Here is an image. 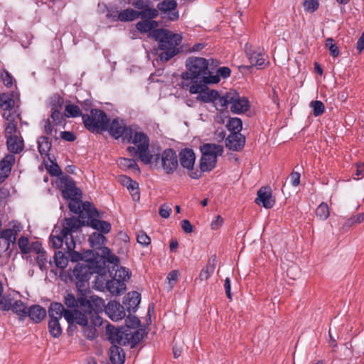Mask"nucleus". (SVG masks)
<instances>
[{
  "instance_id": "19",
  "label": "nucleus",
  "mask_w": 364,
  "mask_h": 364,
  "mask_svg": "<svg viewBox=\"0 0 364 364\" xmlns=\"http://www.w3.org/2000/svg\"><path fill=\"white\" fill-rule=\"evenodd\" d=\"M60 181L64 198L71 199L80 196V191L75 186V183L70 176L63 175L60 178Z\"/></svg>"
},
{
  "instance_id": "36",
  "label": "nucleus",
  "mask_w": 364,
  "mask_h": 364,
  "mask_svg": "<svg viewBox=\"0 0 364 364\" xmlns=\"http://www.w3.org/2000/svg\"><path fill=\"white\" fill-rule=\"evenodd\" d=\"M141 13H136V10L131 8H128L121 11L119 14V21L122 22L133 21L135 19L139 18V15Z\"/></svg>"
},
{
  "instance_id": "42",
  "label": "nucleus",
  "mask_w": 364,
  "mask_h": 364,
  "mask_svg": "<svg viewBox=\"0 0 364 364\" xmlns=\"http://www.w3.org/2000/svg\"><path fill=\"white\" fill-rule=\"evenodd\" d=\"M54 262L56 267L63 269L68 266V258L65 253L61 251L55 252L54 255Z\"/></svg>"
},
{
  "instance_id": "29",
  "label": "nucleus",
  "mask_w": 364,
  "mask_h": 364,
  "mask_svg": "<svg viewBox=\"0 0 364 364\" xmlns=\"http://www.w3.org/2000/svg\"><path fill=\"white\" fill-rule=\"evenodd\" d=\"M8 150L12 154H19L24 148V142L21 135L6 138Z\"/></svg>"
},
{
  "instance_id": "35",
  "label": "nucleus",
  "mask_w": 364,
  "mask_h": 364,
  "mask_svg": "<svg viewBox=\"0 0 364 364\" xmlns=\"http://www.w3.org/2000/svg\"><path fill=\"white\" fill-rule=\"evenodd\" d=\"M107 287L112 294L119 295L124 292L126 285L122 281L112 279L107 282Z\"/></svg>"
},
{
  "instance_id": "51",
  "label": "nucleus",
  "mask_w": 364,
  "mask_h": 364,
  "mask_svg": "<svg viewBox=\"0 0 364 364\" xmlns=\"http://www.w3.org/2000/svg\"><path fill=\"white\" fill-rule=\"evenodd\" d=\"M228 127L230 130L240 133L242 127V120L237 117L230 118L229 119Z\"/></svg>"
},
{
  "instance_id": "49",
  "label": "nucleus",
  "mask_w": 364,
  "mask_h": 364,
  "mask_svg": "<svg viewBox=\"0 0 364 364\" xmlns=\"http://www.w3.org/2000/svg\"><path fill=\"white\" fill-rule=\"evenodd\" d=\"M51 109L60 110L64 104L63 98L58 94L53 95L50 99Z\"/></svg>"
},
{
  "instance_id": "53",
  "label": "nucleus",
  "mask_w": 364,
  "mask_h": 364,
  "mask_svg": "<svg viewBox=\"0 0 364 364\" xmlns=\"http://www.w3.org/2000/svg\"><path fill=\"white\" fill-rule=\"evenodd\" d=\"M18 247L23 254H28L31 252L29 246V240L26 237H21L18 241Z\"/></svg>"
},
{
  "instance_id": "17",
  "label": "nucleus",
  "mask_w": 364,
  "mask_h": 364,
  "mask_svg": "<svg viewBox=\"0 0 364 364\" xmlns=\"http://www.w3.org/2000/svg\"><path fill=\"white\" fill-rule=\"evenodd\" d=\"M132 127L131 126H127L124 120H119L118 118L114 119L111 123L109 127H108V131L109 134L115 139L122 138V142H125L127 139V134L128 135Z\"/></svg>"
},
{
  "instance_id": "32",
  "label": "nucleus",
  "mask_w": 364,
  "mask_h": 364,
  "mask_svg": "<svg viewBox=\"0 0 364 364\" xmlns=\"http://www.w3.org/2000/svg\"><path fill=\"white\" fill-rule=\"evenodd\" d=\"M217 264L216 256H213L212 258L208 259L205 267H204L200 274L198 279L200 281L208 280L211 275L213 274Z\"/></svg>"
},
{
  "instance_id": "23",
  "label": "nucleus",
  "mask_w": 364,
  "mask_h": 364,
  "mask_svg": "<svg viewBox=\"0 0 364 364\" xmlns=\"http://www.w3.org/2000/svg\"><path fill=\"white\" fill-rule=\"evenodd\" d=\"M105 308V312L112 321H119L125 317V311L123 305L116 301H110Z\"/></svg>"
},
{
  "instance_id": "12",
  "label": "nucleus",
  "mask_w": 364,
  "mask_h": 364,
  "mask_svg": "<svg viewBox=\"0 0 364 364\" xmlns=\"http://www.w3.org/2000/svg\"><path fill=\"white\" fill-rule=\"evenodd\" d=\"M156 163L161 161V166L166 174L173 173L178 166V156L176 152L172 149H165L162 154H153Z\"/></svg>"
},
{
  "instance_id": "2",
  "label": "nucleus",
  "mask_w": 364,
  "mask_h": 364,
  "mask_svg": "<svg viewBox=\"0 0 364 364\" xmlns=\"http://www.w3.org/2000/svg\"><path fill=\"white\" fill-rule=\"evenodd\" d=\"M144 330L131 331L129 329L121 331L119 328L108 323L106 326V334L112 343L109 348V360L112 364H124L125 353L119 346L130 345L134 348L144 337Z\"/></svg>"
},
{
  "instance_id": "13",
  "label": "nucleus",
  "mask_w": 364,
  "mask_h": 364,
  "mask_svg": "<svg viewBox=\"0 0 364 364\" xmlns=\"http://www.w3.org/2000/svg\"><path fill=\"white\" fill-rule=\"evenodd\" d=\"M178 159L181 166L188 171V175L191 178L198 179L202 176L201 173L193 170L196 155L193 149H182L178 154Z\"/></svg>"
},
{
  "instance_id": "47",
  "label": "nucleus",
  "mask_w": 364,
  "mask_h": 364,
  "mask_svg": "<svg viewBox=\"0 0 364 364\" xmlns=\"http://www.w3.org/2000/svg\"><path fill=\"white\" fill-rule=\"evenodd\" d=\"M65 117H79V116H82L84 115L80 107L77 106V105H68L65 106Z\"/></svg>"
},
{
  "instance_id": "61",
  "label": "nucleus",
  "mask_w": 364,
  "mask_h": 364,
  "mask_svg": "<svg viewBox=\"0 0 364 364\" xmlns=\"http://www.w3.org/2000/svg\"><path fill=\"white\" fill-rule=\"evenodd\" d=\"M231 73V70L228 67H221L219 68L216 72V75H213V76H218V78L220 77L223 78H227L230 77Z\"/></svg>"
},
{
  "instance_id": "59",
  "label": "nucleus",
  "mask_w": 364,
  "mask_h": 364,
  "mask_svg": "<svg viewBox=\"0 0 364 364\" xmlns=\"http://www.w3.org/2000/svg\"><path fill=\"white\" fill-rule=\"evenodd\" d=\"M36 262L39 267V268L42 271H45L47 269V257H46V252H44L41 254L38 255V257L36 258Z\"/></svg>"
},
{
  "instance_id": "40",
  "label": "nucleus",
  "mask_w": 364,
  "mask_h": 364,
  "mask_svg": "<svg viewBox=\"0 0 364 364\" xmlns=\"http://www.w3.org/2000/svg\"><path fill=\"white\" fill-rule=\"evenodd\" d=\"M118 262L114 264L116 266L117 269H115V272L113 276V279L122 281L124 283L125 281L129 279V270L124 267H119Z\"/></svg>"
},
{
  "instance_id": "43",
  "label": "nucleus",
  "mask_w": 364,
  "mask_h": 364,
  "mask_svg": "<svg viewBox=\"0 0 364 364\" xmlns=\"http://www.w3.org/2000/svg\"><path fill=\"white\" fill-rule=\"evenodd\" d=\"M125 322H126L127 327L119 328L121 331H125V330L129 329V331L133 332V331H137L136 328H138V326L140 324L139 319L136 316H132V315H129L126 318ZM139 329L140 328H138V330H139Z\"/></svg>"
},
{
  "instance_id": "3",
  "label": "nucleus",
  "mask_w": 364,
  "mask_h": 364,
  "mask_svg": "<svg viewBox=\"0 0 364 364\" xmlns=\"http://www.w3.org/2000/svg\"><path fill=\"white\" fill-rule=\"evenodd\" d=\"M209 61L200 57H189L186 60V71L181 74L184 80L195 83H218L220 78L213 76L208 68Z\"/></svg>"
},
{
  "instance_id": "14",
  "label": "nucleus",
  "mask_w": 364,
  "mask_h": 364,
  "mask_svg": "<svg viewBox=\"0 0 364 364\" xmlns=\"http://www.w3.org/2000/svg\"><path fill=\"white\" fill-rule=\"evenodd\" d=\"M208 84L202 82L188 85L186 83L184 86L189 87V92L191 94H199L196 97L197 100L204 102H212L218 99L219 93L215 90L206 91Z\"/></svg>"
},
{
  "instance_id": "62",
  "label": "nucleus",
  "mask_w": 364,
  "mask_h": 364,
  "mask_svg": "<svg viewBox=\"0 0 364 364\" xmlns=\"http://www.w3.org/2000/svg\"><path fill=\"white\" fill-rule=\"evenodd\" d=\"M178 274L176 270H173L170 272L166 277V279L168 281L169 288L172 289L176 281L178 280Z\"/></svg>"
},
{
  "instance_id": "30",
  "label": "nucleus",
  "mask_w": 364,
  "mask_h": 364,
  "mask_svg": "<svg viewBox=\"0 0 364 364\" xmlns=\"http://www.w3.org/2000/svg\"><path fill=\"white\" fill-rule=\"evenodd\" d=\"M28 316L34 323H38L43 321L46 316V310L40 305L34 304L28 309Z\"/></svg>"
},
{
  "instance_id": "18",
  "label": "nucleus",
  "mask_w": 364,
  "mask_h": 364,
  "mask_svg": "<svg viewBox=\"0 0 364 364\" xmlns=\"http://www.w3.org/2000/svg\"><path fill=\"white\" fill-rule=\"evenodd\" d=\"M245 51L252 66H256L259 69H262L266 66L267 58L260 48H256L251 45L246 44L245 46Z\"/></svg>"
},
{
  "instance_id": "37",
  "label": "nucleus",
  "mask_w": 364,
  "mask_h": 364,
  "mask_svg": "<svg viewBox=\"0 0 364 364\" xmlns=\"http://www.w3.org/2000/svg\"><path fill=\"white\" fill-rule=\"evenodd\" d=\"M117 164L123 170L132 169L140 172V168L134 159L119 158Z\"/></svg>"
},
{
  "instance_id": "15",
  "label": "nucleus",
  "mask_w": 364,
  "mask_h": 364,
  "mask_svg": "<svg viewBox=\"0 0 364 364\" xmlns=\"http://www.w3.org/2000/svg\"><path fill=\"white\" fill-rule=\"evenodd\" d=\"M65 245L67 247V255L68 261L73 262H78L82 261V262H87L95 259V255L92 250H87L83 253L78 252L74 250L75 247V242L74 238H71V241H66Z\"/></svg>"
},
{
  "instance_id": "25",
  "label": "nucleus",
  "mask_w": 364,
  "mask_h": 364,
  "mask_svg": "<svg viewBox=\"0 0 364 364\" xmlns=\"http://www.w3.org/2000/svg\"><path fill=\"white\" fill-rule=\"evenodd\" d=\"M257 204L262 203L265 208H271L274 205L275 200L272 198V191L268 188H262L257 192V197L255 199Z\"/></svg>"
},
{
  "instance_id": "39",
  "label": "nucleus",
  "mask_w": 364,
  "mask_h": 364,
  "mask_svg": "<svg viewBox=\"0 0 364 364\" xmlns=\"http://www.w3.org/2000/svg\"><path fill=\"white\" fill-rule=\"evenodd\" d=\"M12 311L19 316L20 318H25L28 316L27 306L21 301H16L11 306Z\"/></svg>"
},
{
  "instance_id": "64",
  "label": "nucleus",
  "mask_w": 364,
  "mask_h": 364,
  "mask_svg": "<svg viewBox=\"0 0 364 364\" xmlns=\"http://www.w3.org/2000/svg\"><path fill=\"white\" fill-rule=\"evenodd\" d=\"M355 175L358 176V179L364 176V161L355 164Z\"/></svg>"
},
{
  "instance_id": "4",
  "label": "nucleus",
  "mask_w": 364,
  "mask_h": 364,
  "mask_svg": "<svg viewBox=\"0 0 364 364\" xmlns=\"http://www.w3.org/2000/svg\"><path fill=\"white\" fill-rule=\"evenodd\" d=\"M86 294L87 292H84V294L80 293L77 299L73 294H68L65 296L64 303L68 308L73 309V311H78L86 321V313L92 314L95 318V321L99 323V318L95 314L103 310L105 301L97 296H91L88 299L86 298Z\"/></svg>"
},
{
  "instance_id": "50",
  "label": "nucleus",
  "mask_w": 364,
  "mask_h": 364,
  "mask_svg": "<svg viewBox=\"0 0 364 364\" xmlns=\"http://www.w3.org/2000/svg\"><path fill=\"white\" fill-rule=\"evenodd\" d=\"M310 107L313 108V114L315 117L321 116L325 111L324 104L319 100L311 101Z\"/></svg>"
},
{
  "instance_id": "33",
  "label": "nucleus",
  "mask_w": 364,
  "mask_h": 364,
  "mask_svg": "<svg viewBox=\"0 0 364 364\" xmlns=\"http://www.w3.org/2000/svg\"><path fill=\"white\" fill-rule=\"evenodd\" d=\"M236 97V91L234 90H230L227 92L224 95L220 96L218 97V102L217 105H218V109L223 111L225 109L228 105L231 104L232 100H234L233 97Z\"/></svg>"
},
{
  "instance_id": "31",
  "label": "nucleus",
  "mask_w": 364,
  "mask_h": 364,
  "mask_svg": "<svg viewBox=\"0 0 364 364\" xmlns=\"http://www.w3.org/2000/svg\"><path fill=\"white\" fill-rule=\"evenodd\" d=\"M3 117L7 121L4 130L6 138L21 135V132L17 128L18 122L14 119H11V114L9 113L8 115H6V113H4Z\"/></svg>"
},
{
  "instance_id": "63",
  "label": "nucleus",
  "mask_w": 364,
  "mask_h": 364,
  "mask_svg": "<svg viewBox=\"0 0 364 364\" xmlns=\"http://www.w3.org/2000/svg\"><path fill=\"white\" fill-rule=\"evenodd\" d=\"M171 212V208L166 204H163L161 205L159 208V213L161 215V217L164 218H167L169 217Z\"/></svg>"
},
{
  "instance_id": "57",
  "label": "nucleus",
  "mask_w": 364,
  "mask_h": 364,
  "mask_svg": "<svg viewBox=\"0 0 364 364\" xmlns=\"http://www.w3.org/2000/svg\"><path fill=\"white\" fill-rule=\"evenodd\" d=\"M318 0H306L304 3V10L309 12H314L318 8Z\"/></svg>"
},
{
  "instance_id": "16",
  "label": "nucleus",
  "mask_w": 364,
  "mask_h": 364,
  "mask_svg": "<svg viewBox=\"0 0 364 364\" xmlns=\"http://www.w3.org/2000/svg\"><path fill=\"white\" fill-rule=\"evenodd\" d=\"M102 312V310L95 314L96 316L99 318V323L95 321V318L92 314L86 313L87 322L83 324H79L82 326L84 336L89 340H93L97 337L98 333L96 327L100 326L102 324V318L99 315V314Z\"/></svg>"
},
{
  "instance_id": "38",
  "label": "nucleus",
  "mask_w": 364,
  "mask_h": 364,
  "mask_svg": "<svg viewBox=\"0 0 364 364\" xmlns=\"http://www.w3.org/2000/svg\"><path fill=\"white\" fill-rule=\"evenodd\" d=\"M55 231H53L50 236V243L51 247L54 249H58L62 247L63 242L69 241V238L67 236H64L60 232L59 234L54 235ZM57 232V231H55Z\"/></svg>"
},
{
  "instance_id": "54",
  "label": "nucleus",
  "mask_w": 364,
  "mask_h": 364,
  "mask_svg": "<svg viewBox=\"0 0 364 364\" xmlns=\"http://www.w3.org/2000/svg\"><path fill=\"white\" fill-rule=\"evenodd\" d=\"M50 118L54 126L60 125L64 122V116L60 110L51 109Z\"/></svg>"
},
{
  "instance_id": "41",
  "label": "nucleus",
  "mask_w": 364,
  "mask_h": 364,
  "mask_svg": "<svg viewBox=\"0 0 364 364\" xmlns=\"http://www.w3.org/2000/svg\"><path fill=\"white\" fill-rule=\"evenodd\" d=\"M14 106V100L6 93L0 94V107L4 110H11Z\"/></svg>"
},
{
  "instance_id": "45",
  "label": "nucleus",
  "mask_w": 364,
  "mask_h": 364,
  "mask_svg": "<svg viewBox=\"0 0 364 364\" xmlns=\"http://www.w3.org/2000/svg\"><path fill=\"white\" fill-rule=\"evenodd\" d=\"M38 148L41 154H46L51 148V142L48 138L45 136H42L38 141Z\"/></svg>"
},
{
  "instance_id": "5",
  "label": "nucleus",
  "mask_w": 364,
  "mask_h": 364,
  "mask_svg": "<svg viewBox=\"0 0 364 364\" xmlns=\"http://www.w3.org/2000/svg\"><path fill=\"white\" fill-rule=\"evenodd\" d=\"M125 142L134 145L128 146L127 151L133 156L137 155L142 163L147 165L153 161L154 156L149 150V138L146 134L132 129L127 134Z\"/></svg>"
},
{
  "instance_id": "6",
  "label": "nucleus",
  "mask_w": 364,
  "mask_h": 364,
  "mask_svg": "<svg viewBox=\"0 0 364 364\" xmlns=\"http://www.w3.org/2000/svg\"><path fill=\"white\" fill-rule=\"evenodd\" d=\"M100 266L96 259L87 262H78L69 274L71 281L76 284L77 290L82 294L89 288V280L95 273L99 272Z\"/></svg>"
},
{
  "instance_id": "34",
  "label": "nucleus",
  "mask_w": 364,
  "mask_h": 364,
  "mask_svg": "<svg viewBox=\"0 0 364 364\" xmlns=\"http://www.w3.org/2000/svg\"><path fill=\"white\" fill-rule=\"evenodd\" d=\"M70 200L68 204L70 210L74 213H78L80 218L82 219V211H84V208H85V205L90 203L87 201L83 203L77 197Z\"/></svg>"
},
{
  "instance_id": "10",
  "label": "nucleus",
  "mask_w": 364,
  "mask_h": 364,
  "mask_svg": "<svg viewBox=\"0 0 364 364\" xmlns=\"http://www.w3.org/2000/svg\"><path fill=\"white\" fill-rule=\"evenodd\" d=\"M84 211H82V219H86V225L97 230L99 233L107 234L111 230V224L107 221L98 219L100 217L98 211L91 203L85 205Z\"/></svg>"
},
{
  "instance_id": "55",
  "label": "nucleus",
  "mask_w": 364,
  "mask_h": 364,
  "mask_svg": "<svg viewBox=\"0 0 364 364\" xmlns=\"http://www.w3.org/2000/svg\"><path fill=\"white\" fill-rule=\"evenodd\" d=\"M134 200L137 201L140 198L139 183L133 181V182L127 187Z\"/></svg>"
},
{
  "instance_id": "46",
  "label": "nucleus",
  "mask_w": 364,
  "mask_h": 364,
  "mask_svg": "<svg viewBox=\"0 0 364 364\" xmlns=\"http://www.w3.org/2000/svg\"><path fill=\"white\" fill-rule=\"evenodd\" d=\"M329 209L328 205L322 202L316 210V215L321 220H326L329 216Z\"/></svg>"
},
{
  "instance_id": "58",
  "label": "nucleus",
  "mask_w": 364,
  "mask_h": 364,
  "mask_svg": "<svg viewBox=\"0 0 364 364\" xmlns=\"http://www.w3.org/2000/svg\"><path fill=\"white\" fill-rule=\"evenodd\" d=\"M136 240L143 246H147L151 243V238L144 231H140L137 233Z\"/></svg>"
},
{
  "instance_id": "1",
  "label": "nucleus",
  "mask_w": 364,
  "mask_h": 364,
  "mask_svg": "<svg viewBox=\"0 0 364 364\" xmlns=\"http://www.w3.org/2000/svg\"><path fill=\"white\" fill-rule=\"evenodd\" d=\"M154 18H144L136 24V28L141 33H149L148 37L158 42L159 48L162 50L159 57L161 61L167 62L176 55L182 41V36L173 33L165 28H157L159 23Z\"/></svg>"
},
{
  "instance_id": "24",
  "label": "nucleus",
  "mask_w": 364,
  "mask_h": 364,
  "mask_svg": "<svg viewBox=\"0 0 364 364\" xmlns=\"http://www.w3.org/2000/svg\"><path fill=\"white\" fill-rule=\"evenodd\" d=\"M245 144V138L240 133H231L225 139L226 146L232 151L241 150Z\"/></svg>"
},
{
  "instance_id": "22",
  "label": "nucleus",
  "mask_w": 364,
  "mask_h": 364,
  "mask_svg": "<svg viewBox=\"0 0 364 364\" xmlns=\"http://www.w3.org/2000/svg\"><path fill=\"white\" fill-rule=\"evenodd\" d=\"M132 5L136 9V13H142L139 15V18H156L159 16V11L155 8L149 6V1L147 0H136L132 3Z\"/></svg>"
},
{
  "instance_id": "11",
  "label": "nucleus",
  "mask_w": 364,
  "mask_h": 364,
  "mask_svg": "<svg viewBox=\"0 0 364 364\" xmlns=\"http://www.w3.org/2000/svg\"><path fill=\"white\" fill-rule=\"evenodd\" d=\"M88 240L93 249L100 251V252H97V255H100L102 259L112 264L119 262L118 257L112 254L110 249L104 246L107 239L103 234L97 232H93L90 235Z\"/></svg>"
},
{
  "instance_id": "44",
  "label": "nucleus",
  "mask_w": 364,
  "mask_h": 364,
  "mask_svg": "<svg viewBox=\"0 0 364 364\" xmlns=\"http://www.w3.org/2000/svg\"><path fill=\"white\" fill-rule=\"evenodd\" d=\"M48 331L50 334L54 338H58L62 334V328L59 320H49Z\"/></svg>"
},
{
  "instance_id": "48",
  "label": "nucleus",
  "mask_w": 364,
  "mask_h": 364,
  "mask_svg": "<svg viewBox=\"0 0 364 364\" xmlns=\"http://www.w3.org/2000/svg\"><path fill=\"white\" fill-rule=\"evenodd\" d=\"M16 232L12 229H6L0 232V237L6 240L7 245L15 243L16 237Z\"/></svg>"
},
{
  "instance_id": "52",
  "label": "nucleus",
  "mask_w": 364,
  "mask_h": 364,
  "mask_svg": "<svg viewBox=\"0 0 364 364\" xmlns=\"http://www.w3.org/2000/svg\"><path fill=\"white\" fill-rule=\"evenodd\" d=\"M332 38H328L326 40L325 46L328 48L331 56L337 58L340 55V51L338 46L333 43Z\"/></svg>"
},
{
  "instance_id": "20",
  "label": "nucleus",
  "mask_w": 364,
  "mask_h": 364,
  "mask_svg": "<svg viewBox=\"0 0 364 364\" xmlns=\"http://www.w3.org/2000/svg\"><path fill=\"white\" fill-rule=\"evenodd\" d=\"M84 225H86V219L82 220L75 217L65 218L60 232L71 241V238H73V233L77 232L80 227Z\"/></svg>"
},
{
  "instance_id": "21",
  "label": "nucleus",
  "mask_w": 364,
  "mask_h": 364,
  "mask_svg": "<svg viewBox=\"0 0 364 364\" xmlns=\"http://www.w3.org/2000/svg\"><path fill=\"white\" fill-rule=\"evenodd\" d=\"M177 6L178 4L175 0H163L158 3L156 9L161 14H167L168 20L176 21L179 18Z\"/></svg>"
},
{
  "instance_id": "7",
  "label": "nucleus",
  "mask_w": 364,
  "mask_h": 364,
  "mask_svg": "<svg viewBox=\"0 0 364 364\" xmlns=\"http://www.w3.org/2000/svg\"><path fill=\"white\" fill-rule=\"evenodd\" d=\"M85 127L92 133H101L108 129L109 119L107 114L100 109H92L90 114L82 115Z\"/></svg>"
},
{
  "instance_id": "26",
  "label": "nucleus",
  "mask_w": 364,
  "mask_h": 364,
  "mask_svg": "<svg viewBox=\"0 0 364 364\" xmlns=\"http://www.w3.org/2000/svg\"><path fill=\"white\" fill-rule=\"evenodd\" d=\"M15 163V157L13 154H6L0 161V183L5 181L11 171L12 166Z\"/></svg>"
},
{
  "instance_id": "60",
  "label": "nucleus",
  "mask_w": 364,
  "mask_h": 364,
  "mask_svg": "<svg viewBox=\"0 0 364 364\" xmlns=\"http://www.w3.org/2000/svg\"><path fill=\"white\" fill-rule=\"evenodd\" d=\"M12 304L11 299L8 296L0 297V309L2 311H9L11 309Z\"/></svg>"
},
{
  "instance_id": "27",
  "label": "nucleus",
  "mask_w": 364,
  "mask_h": 364,
  "mask_svg": "<svg viewBox=\"0 0 364 364\" xmlns=\"http://www.w3.org/2000/svg\"><path fill=\"white\" fill-rule=\"evenodd\" d=\"M141 301V295L137 291L129 292L123 300L124 308L129 313L136 311Z\"/></svg>"
},
{
  "instance_id": "28",
  "label": "nucleus",
  "mask_w": 364,
  "mask_h": 364,
  "mask_svg": "<svg viewBox=\"0 0 364 364\" xmlns=\"http://www.w3.org/2000/svg\"><path fill=\"white\" fill-rule=\"evenodd\" d=\"M234 100L231 101L230 110L233 113H243L248 110L250 103L247 98L245 97H240L239 94L236 92V97H233Z\"/></svg>"
},
{
  "instance_id": "56",
  "label": "nucleus",
  "mask_w": 364,
  "mask_h": 364,
  "mask_svg": "<svg viewBox=\"0 0 364 364\" xmlns=\"http://www.w3.org/2000/svg\"><path fill=\"white\" fill-rule=\"evenodd\" d=\"M1 78L3 83L8 87H11L13 85L14 80L13 76L6 70H3L1 73Z\"/></svg>"
},
{
  "instance_id": "9",
  "label": "nucleus",
  "mask_w": 364,
  "mask_h": 364,
  "mask_svg": "<svg viewBox=\"0 0 364 364\" xmlns=\"http://www.w3.org/2000/svg\"><path fill=\"white\" fill-rule=\"evenodd\" d=\"M48 314L50 320H59L63 316L69 325L77 323H85L86 320L82 315H80L78 311H71L65 309L63 305L58 302H53L50 304Z\"/></svg>"
},
{
  "instance_id": "8",
  "label": "nucleus",
  "mask_w": 364,
  "mask_h": 364,
  "mask_svg": "<svg viewBox=\"0 0 364 364\" xmlns=\"http://www.w3.org/2000/svg\"><path fill=\"white\" fill-rule=\"evenodd\" d=\"M202 156L200 159V172L210 171L216 165L217 158L223 153V147L216 144H204L200 146Z\"/></svg>"
}]
</instances>
